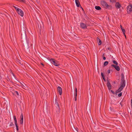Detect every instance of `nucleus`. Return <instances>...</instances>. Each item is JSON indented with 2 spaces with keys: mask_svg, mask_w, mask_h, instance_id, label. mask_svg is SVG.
Returning <instances> with one entry per match:
<instances>
[{
  "mask_svg": "<svg viewBox=\"0 0 132 132\" xmlns=\"http://www.w3.org/2000/svg\"><path fill=\"white\" fill-rule=\"evenodd\" d=\"M103 60H105L106 59V57H103Z\"/></svg>",
  "mask_w": 132,
  "mask_h": 132,
  "instance_id": "nucleus-34",
  "label": "nucleus"
},
{
  "mask_svg": "<svg viewBox=\"0 0 132 132\" xmlns=\"http://www.w3.org/2000/svg\"><path fill=\"white\" fill-rule=\"evenodd\" d=\"M95 8L97 10H100L101 9V7L100 6H95Z\"/></svg>",
  "mask_w": 132,
  "mask_h": 132,
  "instance_id": "nucleus-16",
  "label": "nucleus"
},
{
  "mask_svg": "<svg viewBox=\"0 0 132 132\" xmlns=\"http://www.w3.org/2000/svg\"><path fill=\"white\" fill-rule=\"evenodd\" d=\"M108 63V62L107 61H105L104 63V65L105 66L107 65Z\"/></svg>",
  "mask_w": 132,
  "mask_h": 132,
  "instance_id": "nucleus-22",
  "label": "nucleus"
},
{
  "mask_svg": "<svg viewBox=\"0 0 132 132\" xmlns=\"http://www.w3.org/2000/svg\"><path fill=\"white\" fill-rule=\"evenodd\" d=\"M51 62L54 65L56 66H58L60 65V64L58 61L53 59H52L50 60Z\"/></svg>",
  "mask_w": 132,
  "mask_h": 132,
  "instance_id": "nucleus-2",
  "label": "nucleus"
},
{
  "mask_svg": "<svg viewBox=\"0 0 132 132\" xmlns=\"http://www.w3.org/2000/svg\"><path fill=\"white\" fill-rule=\"evenodd\" d=\"M15 126L16 127V130L17 131H18V124H15Z\"/></svg>",
  "mask_w": 132,
  "mask_h": 132,
  "instance_id": "nucleus-24",
  "label": "nucleus"
},
{
  "mask_svg": "<svg viewBox=\"0 0 132 132\" xmlns=\"http://www.w3.org/2000/svg\"><path fill=\"white\" fill-rule=\"evenodd\" d=\"M22 17L24 15V13L23 11L21 9L17 12Z\"/></svg>",
  "mask_w": 132,
  "mask_h": 132,
  "instance_id": "nucleus-6",
  "label": "nucleus"
},
{
  "mask_svg": "<svg viewBox=\"0 0 132 132\" xmlns=\"http://www.w3.org/2000/svg\"><path fill=\"white\" fill-rule=\"evenodd\" d=\"M38 26L39 29H40V30H41L42 29V27L41 26V25L40 23L39 24H38Z\"/></svg>",
  "mask_w": 132,
  "mask_h": 132,
  "instance_id": "nucleus-19",
  "label": "nucleus"
},
{
  "mask_svg": "<svg viewBox=\"0 0 132 132\" xmlns=\"http://www.w3.org/2000/svg\"><path fill=\"white\" fill-rule=\"evenodd\" d=\"M80 25L82 29H85L87 27L86 25L83 23H81Z\"/></svg>",
  "mask_w": 132,
  "mask_h": 132,
  "instance_id": "nucleus-7",
  "label": "nucleus"
},
{
  "mask_svg": "<svg viewBox=\"0 0 132 132\" xmlns=\"http://www.w3.org/2000/svg\"><path fill=\"white\" fill-rule=\"evenodd\" d=\"M57 90L59 93V94L61 95L62 94V90L61 88L60 87H58Z\"/></svg>",
  "mask_w": 132,
  "mask_h": 132,
  "instance_id": "nucleus-8",
  "label": "nucleus"
},
{
  "mask_svg": "<svg viewBox=\"0 0 132 132\" xmlns=\"http://www.w3.org/2000/svg\"><path fill=\"white\" fill-rule=\"evenodd\" d=\"M13 119L14 121L15 124H17L16 119L15 116H14L13 117Z\"/></svg>",
  "mask_w": 132,
  "mask_h": 132,
  "instance_id": "nucleus-17",
  "label": "nucleus"
},
{
  "mask_svg": "<svg viewBox=\"0 0 132 132\" xmlns=\"http://www.w3.org/2000/svg\"><path fill=\"white\" fill-rule=\"evenodd\" d=\"M74 100L75 101H76L77 100V97L75 96Z\"/></svg>",
  "mask_w": 132,
  "mask_h": 132,
  "instance_id": "nucleus-29",
  "label": "nucleus"
},
{
  "mask_svg": "<svg viewBox=\"0 0 132 132\" xmlns=\"http://www.w3.org/2000/svg\"><path fill=\"white\" fill-rule=\"evenodd\" d=\"M77 88H75V96H76V97H77Z\"/></svg>",
  "mask_w": 132,
  "mask_h": 132,
  "instance_id": "nucleus-14",
  "label": "nucleus"
},
{
  "mask_svg": "<svg viewBox=\"0 0 132 132\" xmlns=\"http://www.w3.org/2000/svg\"><path fill=\"white\" fill-rule=\"evenodd\" d=\"M13 7L15 8V10H16V11L17 12L19 10H20V9L19 8H18L17 7L14 6H13Z\"/></svg>",
  "mask_w": 132,
  "mask_h": 132,
  "instance_id": "nucleus-20",
  "label": "nucleus"
},
{
  "mask_svg": "<svg viewBox=\"0 0 132 132\" xmlns=\"http://www.w3.org/2000/svg\"><path fill=\"white\" fill-rule=\"evenodd\" d=\"M56 112L57 114H59L60 112V109L59 106H58L57 107H56Z\"/></svg>",
  "mask_w": 132,
  "mask_h": 132,
  "instance_id": "nucleus-11",
  "label": "nucleus"
},
{
  "mask_svg": "<svg viewBox=\"0 0 132 132\" xmlns=\"http://www.w3.org/2000/svg\"><path fill=\"white\" fill-rule=\"evenodd\" d=\"M75 3L77 6V7H79L80 4L78 0H75Z\"/></svg>",
  "mask_w": 132,
  "mask_h": 132,
  "instance_id": "nucleus-12",
  "label": "nucleus"
},
{
  "mask_svg": "<svg viewBox=\"0 0 132 132\" xmlns=\"http://www.w3.org/2000/svg\"><path fill=\"white\" fill-rule=\"evenodd\" d=\"M101 4L104 7L108 8L109 6L107 3L104 1H102L101 2Z\"/></svg>",
  "mask_w": 132,
  "mask_h": 132,
  "instance_id": "nucleus-3",
  "label": "nucleus"
},
{
  "mask_svg": "<svg viewBox=\"0 0 132 132\" xmlns=\"http://www.w3.org/2000/svg\"><path fill=\"white\" fill-rule=\"evenodd\" d=\"M131 104H132V99H131Z\"/></svg>",
  "mask_w": 132,
  "mask_h": 132,
  "instance_id": "nucleus-36",
  "label": "nucleus"
},
{
  "mask_svg": "<svg viewBox=\"0 0 132 132\" xmlns=\"http://www.w3.org/2000/svg\"><path fill=\"white\" fill-rule=\"evenodd\" d=\"M116 7L117 8H119L121 7V5L120 4L118 3H116L115 4Z\"/></svg>",
  "mask_w": 132,
  "mask_h": 132,
  "instance_id": "nucleus-13",
  "label": "nucleus"
},
{
  "mask_svg": "<svg viewBox=\"0 0 132 132\" xmlns=\"http://www.w3.org/2000/svg\"><path fill=\"white\" fill-rule=\"evenodd\" d=\"M12 125H13V124H12V122H11V123H10V126H12Z\"/></svg>",
  "mask_w": 132,
  "mask_h": 132,
  "instance_id": "nucleus-30",
  "label": "nucleus"
},
{
  "mask_svg": "<svg viewBox=\"0 0 132 132\" xmlns=\"http://www.w3.org/2000/svg\"><path fill=\"white\" fill-rule=\"evenodd\" d=\"M107 86L109 90H110L111 88V86L110 83L109 81L108 82Z\"/></svg>",
  "mask_w": 132,
  "mask_h": 132,
  "instance_id": "nucleus-10",
  "label": "nucleus"
},
{
  "mask_svg": "<svg viewBox=\"0 0 132 132\" xmlns=\"http://www.w3.org/2000/svg\"><path fill=\"white\" fill-rule=\"evenodd\" d=\"M110 1L112 3L115 2H116L115 0H110Z\"/></svg>",
  "mask_w": 132,
  "mask_h": 132,
  "instance_id": "nucleus-27",
  "label": "nucleus"
},
{
  "mask_svg": "<svg viewBox=\"0 0 132 132\" xmlns=\"http://www.w3.org/2000/svg\"><path fill=\"white\" fill-rule=\"evenodd\" d=\"M97 41L98 42V45H101V41L98 38H97Z\"/></svg>",
  "mask_w": 132,
  "mask_h": 132,
  "instance_id": "nucleus-15",
  "label": "nucleus"
},
{
  "mask_svg": "<svg viewBox=\"0 0 132 132\" xmlns=\"http://www.w3.org/2000/svg\"><path fill=\"white\" fill-rule=\"evenodd\" d=\"M18 1L21 2H24L25 1V0H17Z\"/></svg>",
  "mask_w": 132,
  "mask_h": 132,
  "instance_id": "nucleus-28",
  "label": "nucleus"
},
{
  "mask_svg": "<svg viewBox=\"0 0 132 132\" xmlns=\"http://www.w3.org/2000/svg\"><path fill=\"white\" fill-rule=\"evenodd\" d=\"M101 76H102V77L103 78V80H104L105 81V78H104V73H101Z\"/></svg>",
  "mask_w": 132,
  "mask_h": 132,
  "instance_id": "nucleus-21",
  "label": "nucleus"
},
{
  "mask_svg": "<svg viewBox=\"0 0 132 132\" xmlns=\"http://www.w3.org/2000/svg\"><path fill=\"white\" fill-rule=\"evenodd\" d=\"M122 94L121 93H120L118 95V96L119 97L121 96L122 95Z\"/></svg>",
  "mask_w": 132,
  "mask_h": 132,
  "instance_id": "nucleus-26",
  "label": "nucleus"
},
{
  "mask_svg": "<svg viewBox=\"0 0 132 132\" xmlns=\"http://www.w3.org/2000/svg\"><path fill=\"white\" fill-rule=\"evenodd\" d=\"M113 63L116 64L115 65H118V63L116 61L113 60Z\"/></svg>",
  "mask_w": 132,
  "mask_h": 132,
  "instance_id": "nucleus-23",
  "label": "nucleus"
},
{
  "mask_svg": "<svg viewBox=\"0 0 132 132\" xmlns=\"http://www.w3.org/2000/svg\"><path fill=\"white\" fill-rule=\"evenodd\" d=\"M120 104L121 105V106H122V105H123V104H122V102H121L120 103Z\"/></svg>",
  "mask_w": 132,
  "mask_h": 132,
  "instance_id": "nucleus-33",
  "label": "nucleus"
},
{
  "mask_svg": "<svg viewBox=\"0 0 132 132\" xmlns=\"http://www.w3.org/2000/svg\"><path fill=\"white\" fill-rule=\"evenodd\" d=\"M55 104L56 105V107H57L59 106L58 103L57 101V99L56 98H55Z\"/></svg>",
  "mask_w": 132,
  "mask_h": 132,
  "instance_id": "nucleus-18",
  "label": "nucleus"
},
{
  "mask_svg": "<svg viewBox=\"0 0 132 132\" xmlns=\"http://www.w3.org/2000/svg\"><path fill=\"white\" fill-rule=\"evenodd\" d=\"M120 27H121L122 31L123 32V34H124V29L122 27V26L121 25H120Z\"/></svg>",
  "mask_w": 132,
  "mask_h": 132,
  "instance_id": "nucleus-25",
  "label": "nucleus"
},
{
  "mask_svg": "<svg viewBox=\"0 0 132 132\" xmlns=\"http://www.w3.org/2000/svg\"><path fill=\"white\" fill-rule=\"evenodd\" d=\"M15 93L16 94H17L18 95H19V93L18 92L15 91Z\"/></svg>",
  "mask_w": 132,
  "mask_h": 132,
  "instance_id": "nucleus-32",
  "label": "nucleus"
},
{
  "mask_svg": "<svg viewBox=\"0 0 132 132\" xmlns=\"http://www.w3.org/2000/svg\"><path fill=\"white\" fill-rule=\"evenodd\" d=\"M108 73H110V70H108Z\"/></svg>",
  "mask_w": 132,
  "mask_h": 132,
  "instance_id": "nucleus-31",
  "label": "nucleus"
},
{
  "mask_svg": "<svg viewBox=\"0 0 132 132\" xmlns=\"http://www.w3.org/2000/svg\"><path fill=\"white\" fill-rule=\"evenodd\" d=\"M128 13H130L132 11V6L131 5H129L127 7Z\"/></svg>",
  "mask_w": 132,
  "mask_h": 132,
  "instance_id": "nucleus-5",
  "label": "nucleus"
},
{
  "mask_svg": "<svg viewBox=\"0 0 132 132\" xmlns=\"http://www.w3.org/2000/svg\"><path fill=\"white\" fill-rule=\"evenodd\" d=\"M13 76L14 77V75L13 74Z\"/></svg>",
  "mask_w": 132,
  "mask_h": 132,
  "instance_id": "nucleus-37",
  "label": "nucleus"
},
{
  "mask_svg": "<svg viewBox=\"0 0 132 132\" xmlns=\"http://www.w3.org/2000/svg\"><path fill=\"white\" fill-rule=\"evenodd\" d=\"M125 86V85L124 84V86Z\"/></svg>",
  "mask_w": 132,
  "mask_h": 132,
  "instance_id": "nucleus-38",
  "label": "nucleus"
},
{
  "mask_svg": "<svg viewBox=\"0 0 132 132\" xmlns=\"http://www.w3.org/2000/svg\"><path fill=\"white\" fill-rule=\"evenodd\" d=\"M124 36H125V38H126V35L125 34H124Z\"/></svg>",
  "mask_w": 132,
  "mask_h": 132,
  "instance_id": "nucleus-35",
  "label": "nucleus"
},
{
  "mask_svg": "<svg viewBox=\"0 0 132 132\" xmlns=\"http://www.w3.org/2000/svg\"><path fill=\"white\" fill-rule=\"evenodd\" d=\"M121 75L122 76L121 83L122 84L121 85L120 87L118 90H116L115 93L112 90H111V92L113 94H115L116 95H117V93L120 92L124 88V75L122 73Z\"/></svg>",
  "mask_w": 132,
  "mask_h": 132,
  "instance_id": "nucleus-1",
  "label": "nucleus"
},
{
  "mask_svg": "<svg viewBox=\"0 0 132 132\" xmlns=\"http://www.w3.org/2000/svg\"><path fill=\"white\" fill-rule=\"evenodd\" d=\"M20 117V123L21 124H22L23 123V115L22 114H21Z\"/></svg>",
  "mask_w": 132,
  "mask_h": 132,
  "instance_id": "nucleus-9",
  "label": "nucleus"
},
{
  "mask_svg": "<svg viewBox=\"0 0 132 132\" xmlns=\"http://www.w3.org/2000/svg\"><path fill=\"white\" fill-rule=\"evenodd\" d=\"M111 66L114 68L118 71H119L120 70L119 67L117 65L112 64L111 65Z\"/></svg>",
  "mask_w": 132,
  "mask_h": 132,
  "instance_id": "nucleus-4",
  "label": "nucleus"
}]
</instances>
